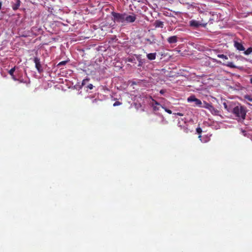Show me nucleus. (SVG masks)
I'll return each mask as SVG.
<instances>
[{
  "label": "nucleus",
  "mask_w": 252,
  "mask_h": 252,
  "mask_svg": "<svg viewBox=\"0 0 252 252\" xmlns=\"http://www.w3.org/2000/svg\"><path fill=\"white\" fill-rule=\"evenodd\" d=\"M232 113L238 121H242L246 118L247 113L246 108L238 103H234L231 109Z\"/></svg>",
  "instance_id": "f257e3e1"
},
{
  "label": "nucleus",
  "mask_w": 252,
  "mask_h": 252,
  "mask_svg": "<svg viewBox=\"0 0 252 252\" xmlns=\"http://www.w3.org/2000/svg\"><path fill=\"white\" fill-rule=\"evenodd\" d=\"M112 16V20L114 22L122 23L125 22L126 13H117L115 12H111Z\"/></svg>",
  "instance_id": "f03ea898"
},
{
  "label": "nucleus",
  "mask_w": 252,
  "mask_h": 252,
  "mask_svg": "<svg viewBox=\"0 0 252 252\" xmlns=\"http://www.w3.org/2000/svg\"><path fill=\"white\" fill-rule=\"evenodd\" d=\"M189 24L191 27L197 28L200 26L205 27L207 23H202V22L198 21L195 20H192L189 21Z\"/></svg>",
  "instance_id": "7ed1b4c3"
},
{
  "label": "nucleus",
  "mask_w": 252,
  "mask_h": 252,
  "mask_svg": "<svg viewBox=\"0 0 252 252\" xmlns=\"http://www.w3.org/2000/svg\"><path fill=\"white\" fill-rule=\"evenodd\" d=\"M136 19V15L132 13V15H129L126 13L125 23H133Z\"/></svg>",
  "instance_id": "20e7f679"
},
{
  "label": "nucleus",
  "mask_w": 252,
  "mask_h": 252,
  "mask_svg": "<svg viewBox=\"0 0 252 252\" xmlns=\"http://www.w3.org/2000/svg\"><path fill=\"white\" fill-rule=\"evenodd\" d=\"M33 61L35 64V67L36 68L38 72L41 73V72H42L43 69L42 68L41 65L40 63V59L37 57H35L34 58Z\"/></svg>",
  "instance_id": "39448f33"
},
{
  "label": "nucleus",
  "mask_w": 252,
  "mask_h": 252,
  "mask_svg": "<svg viewBox=\"0 0 252 252\" xmlns=\"http://www.w3.org/2000/svg\"><path fill=\"white\" fill-rule=\"evenodd\" d=\"M234 46L237 49V50H239V51H243L245 50V48L243 44L238 41H234Z\"/></svg>",
  "instance_id": "423d86ee"
},
{
  "label": "nucleus",
  "mask_w": 252,
  "mask_h": 252,
  "mask_svg": "<svg viewBox=\"0 0 252 252\" xmlns=\"http://www.w3.org/2000/svg\"><path fill=\"white\" fill-rule=\"evenodd\" d=\"M11 4L12 9L14 10H16L19 8L20 6L21 1L20 0H13L11 2Z\"/></svg>",
  "instance_id": "0eeeda50"
},
{
  "label": "nucleus",
  "mask_w": 252,
  "mask_h": 252,
  "mask_svg": "<svg viewBox=\"0 0 252 252\" xmlns=\"http://www.w3.org/2000/svg\"><path fill=\"white\" fill-rule=\"evenodd\" d=\"M235 102H223V105L224 108L228 112H231L232 106H233Z\"/></svg>",
  "instance_id": "6e6552de"
},
{
  "label": "nucleus",
  "mask_w": 252,
  "mask_h": 252,
  "mask_svg": "<svg viewBox=\"0 0 252 252\" xmlns=\"http://www.w3.org/2000/svg\"><path fill=\"white\" fill-rule=\"evenodd\" d=\"M177 36H170V37H169L168 38H167V41L170 43V44H173V43H175L177 42Z\"/></svg>",
  "instance_id": "1a4fd4ad"
},
{
  "label": "nucleus",
  "mask_w": 252,
  "mask_h": 252,
  "mask_svg": "<svg viewBox=\"0 0 252 252\" xmlns=\"http://www.w3.org/2000/svg\"><path fill=\"white\" fill-rule=\"evenodd\" d=\"M209 110L210 111V112L213 114V115H220V111L215 109L213 106V105H212L211 106V107H210Z\"/></svg>",
  "instance_id": "9d476101"
},
{
  "label": "nucleus",
  "mask_w": 252,
  "mask_h": 252,
  "mask_svg": "<svg viewBox=\"0 0 252 252\" xmlns=\"http://www.w3.org/2000/svg\"><path fill=\"white\" fill-rule=\"evenodd\" d=\"M146 43H149L150 44H153L156 43V39L154 35L151 36V38H145Z\"/></svg>",
  "instance_id": "9b49d317"
},
{
  "label": "nucleus",
  "mask_w": 252,
  "mask_h": 252,
  "mask_svg": "<svg viewBox=\"0 0 252 252\" xmlns=\"http://www.w3.org/2000/svg\"><path fill=\"white\" fill-rule=\"evenodd\" d=\"M15 69H16V66H14V67L12 68L9 71H8V73L12 77V78L14 80V81H17V78L15 77V76L14 75V72L15 70Z\"/></svg>",
  "instance_id": "f8f14e48"
},
{
  "label": "nucleus",
  "mask_w": 252,
  "mask_h": 252,
  "mask_svg": "<svg viewBox=\"0 0 252 252\" xmlns=\"http://www.w3.org/2000/svg\"><path fill=\"white\" fill-rule=\"evenodd\" d=\"M211 105L212 104L211 103H207V102L204 101L203 102H202V104L201 105L200 107L204 108L209 110Z\"/></svg>",
  "instance_id": "ddd939ff"
},
{
  "label": "nucleus",
  "mask_w": 252,
  "mask_h": 252,
  "mask_svg": "<svg viewBox=\"0 0 252 252\" xmlns=\"http://www.w3.org/2000/svg\"><path fill=\"white\" fill-rule=\"evenodd\" d=\"M163 22L159 20H156L155 22V26L156 28H162L163 27Z\"/></svg>",
  "instance_id": "4468645a"
},
{
  "label": "nucleus",
  "mask_w": 252,
  "mask_h": 252,
  "mask_svg": "<svg viewBox=\"0 0 252 252\" xmlns=\"http://www.w3.org/2000/svg\"><path fill=\"white\" fill-rule=\"evenodd\" d=\"M156 53H149L147 55L148 59L150 60H153L156 59Z\"/></svg>",
  "instance_id": "2eb2a0df"
},
{
  "label": "nucleus",
  "mask_w": 252,
  "mask_h": 252,
  "mask_svg": "<svg viewBox=\"0 0 252 252\" xmlns=\"http://www.w3.org/2000/svg\"><path fill=\"white\" fill-rule=\"evenodd\" d=\"M155 105H153V109L155 111L158 110L159 109V107H161L162 108V106L159 103H158L157 101L155 102Z\"/></svg>",
  "instance_id": "dca6fc26"
},
{
  "label": "nucleus",
  "mask_w": 252,
  "mask_h": 252,
  "mask_svg": "<svg viewBox=\"0 0 252 252\" xmlns=\"http://www.w3.org/2000/svg\"><path fill=\"white\" fill-rule=\"evenodd\" d=\"M194 102L195 103L196 106L199 107H200L201 105L202 104V101L200 99L196 98H195V101Z\"/></svg>",
  "instance_id": "f3484780"
},
{
  "label": "nucleus",
  "mask_w": 252,
  "mask_h": 252,
  "mask_svg": "<svg viewBox=\"0 0 252 252\" xmlns=\"http://www.w3.org/2000/svg\"><path fill=\"white\" fill-rule=\"evenodd\" d=\"M224 64L233 68H236L237 67L232 62H228L227 63Z\"/></svg>",
  "instance_id": "a211bd4d"
},
{
  "label": "nucleus",
  "mask_w": 252,
  "mask_h": 252,
  "mask_svg": "<svg viewBox=\"0 0 252 252\" xmlns=\"http://www.w3.org/2000/svg\"><path fill=\"white\" fill-rule=\"evenodd\" d=\"M244 54L246 55H249L252 53V47H249L246 51H244Z\"/></svg>",
  "instance_id": "6ab92c4d"
},
{
  "label": "nucleus",
  "mask_w": 252,
  "mask_h": 252,
  "mask_svg": "<svg viewBox=\"0 0 252 252\" xmlns=\"http://www.w3.org/2000/svg\"><path fill=\"white\" fill-rule=\"evenodd\" d=\"M196 97L194 95H191L188 98V101L189 102H194Z\"/></svg>",
  "instance_id": "aec40b11"
},
{
  "label": "nucleus",
  "mask_w": 252,
  "mask_h": 252,
  "mask_svg": "<svg viewBox=\"0 0 252 252\" xmlns=\"http://www.w3.org/2000/svg\"><path fill=\"white\" fill-rule=\"evenodd\" d=\"M217 56L220 58H222L224 60H228V57L226 55H224L223 54H218Z\"/></svg>",
  "instance_id": "412c9836"
},
{
  "label": "nucleus",
  "mask_w": 252,
  "mask_h": 252,
  "mask_svg": "<svg viewBox=\"0 0 252 252\" xmlns=\"http://www.w3.org/2000/svg\"><path fill=\"white\" fill-rule=\"evenodd\" d=\"M188 4L189 5V7H192L193 8H196V7H197V4H196L195 3H192L191 4H189V3H188Z\"/></svg>",
  "instance_id": "4be33fe9"
},
{
  "label": "nucleus",
  "mask_w": 252,
  "mask_h": 252,
  "mask_svg": "<svg viewBox=\"0 0 252 252\" xmlns=\"http://www.w3.org/2000/svg\"><path fill=\"white\" fill-rule=\"evenodd\" d=\"M161 118H162V120L160 122L161 124L166 125L168 124V121H166L162 116H161Z\"/></svg>",
  "instance_id": "5701e85b"
},
{
  "label": "nucleus",
  "mask_w": 252,
  "mask_h": 252,
  "mask_svg": "<svg viewBox=\"0 0 252 252\" xmlns=\"http://www.w3.org/2000/svg\"><path fill=\"white\" fill-rule=\"evenodd\" d=\"M127 61L128 62H130V63H136L135 62V59L133 57H132V58H128L127 59Z\"/></svg>",
  "instance_id": "b1692460"
},
{
  "label": "nucleus",
  "mask_w": 252,
  "mask_h": 252,
  "mask_svg": "<svg viewBox=\"0 0 252 252\" xmlns=\"http://www.w3.org/2000/svg\"><path fill=\"white\" fill-rule=\"evenodd\" d=\"M245 98L246 100L252 102V97L251 96L247 95L245 96Z\"/></svg>",
  "instance_id": "393cba45"
},
{
  "label": "nucleus",
  "mask_w": 252,
  "mask_h": 252,
  "mask_svg": "<svg viewBox=\"0 0 252 252\" xmlns=\"http://www.w3.org/2000/svg\"><path fill=\"white\" fill-rule=\"evenodd\" d=\"M162 108L166 112H167L168 114H172V111L171 110L167 109V108L164 107V106H162Z\"/></svg>",
  "instance_id": "a878e982"
},
{
  "label": "nucleus",
  "mask_w": 252,
  "mask_h": 252,
  "mask_svg": "<svg viewBox=\"0 0 252 252\" xmlns=\"http://www.w3.org/2000/svg\"><path fill=\"white\" fill-rule=\"evenodd\" d=\"M89 80V79H84L82 82V86H84L85 85H86V83L87 82H88Z\"/></svg>",
  "instance_id": "bb28decb"
},
{
  "label": "nucleus",
  "mask_w": 252,
  "mask_h": 252,
  "mask_svg": "<svg viewBox=\"0 0 252 252\" xmlns=\"http://www.w3.org/2000/svg\"><path fill=\"white\" fill-rule=\"evenodd\" d=\"M122 104V103L120 101H117L113 104V106L116 107Z\"/></svg>",
  "instance_id": "cd10ccee"
},
{
  "label": "nucleus",
  "mask_w": 252,
  "mask_h": 252,
  "mask_svg": "<svg viewBox=\"0 0 252 252\" xmlns=\"http://www.w3.org/2000/svg\"><path fill=\"white\" fill-rule=\"evenodd\" d=\"M66 63V61L61 62L58 64V66H60L61 65H65Z\"/></svg>",
  "instance_id": "c85d7f7f"
},
{
  "label": "nucleus",
  "mask_w": 252,
  "mask_h": 252,
  "mask_svg": "<svg viewBox=\"0 0 252 252\" xmlns=\"http://www.w3.org/2000/svg\"><path fill=\"white\" fill-rule=\"evenodd\" d=\"M197 133L200 134L202 132V129L200 127H197L196 129Z\"/></svg>",
  "instance_id": "c756f323"
},
{
  "label": "nucleus",
  "mask_w": 252,
  "mask_h": 252,
  "mask_svg": "<svg viewBox=\"0 0 252 252\" xmlns=\"http://www.w3.org/2000/svg\"><path fill=\"white\" fill-rule=\"evenodd\" d=\"M166 91V90L162 89L160 91L159 93L163 95L165 93Z\"/></svg>",
  "instance_id": "7c9ffc66"
},
{
  "label": "nucleus",
  "mask_w": 252,
  "mask_h": 252,
  "mask_svg": "<svg viewBox=\"0 0 252 252\" xmlns=\"http://www.w3.org/2000/svg\"><path fill=\"white\" fill-rule=\"evenodd\" d=\"M17 81H18L19 82V83H25V81H24L23 79L19 78V79H17Z\"/></svg>",
  "instance_id": "2f4dec72"
},
{
  "label": "nucleus",
  "mask_w": 252,
  "mask_h": 252,
  "mask_svg": "<svg viewBox=\"0 0 252 252\" xmlns=\"http://www.w3.org/2000/svg\"><path fill=\"white\" fill-rule=\"evenodd\" d=\"M93 87H94L93 85L91 84H89L87 87V88L91 89V90L93 88Z\"/></svg>",
  "instance_id": "473e14b6"
},
{
  "label": "nucleus",
  "mask_w": 252,
  "mask_h": 252,
  "mask_svg": "<svg viewBox=\"0 0 252 252\" xmlns=\"http://www.w3.org/2000/svg\"><path fill=\"white\" fill-rule=\"evenodd\" d=\"M198 11H199V12H202V11L201 10V8H200V7L198 6V5H197V7H196L195 8Z\"/></svg>",
  "instance_id": "72a5a7b5"
},
{
  "label": "nucleus",
  "mask_w": 252,
  "mask_h": 252,
  "mask_svg": "<svg viewBox=\"0 0 252 252\" xmlns=\"http://www.w3.org/2000/svg\"><path fill=\"white\" fill-rule=\"evenodd\" d=\"M174 114L175 115H178V116H184V114L183 113H174Z\"/></svg>",
  "instance_id": "f704fd0d"
},
{
  "label": "nucleus",
  "mask_w": 252,
  "mask_h": 252,
  "mask_svg": "<svg viewBox=\"0 0 252 252\" xmlns=\"http://www.w3.org/2000/svg\"><path fill=\"white\" fill-rule=\"evenodd\" d=\"M2 1H0V10L2 8Z\"/></svg>",
  "instance_id": "c9c22d12"
},
{
  "label": "nucleus",
  "mask_w": 252,
  "mask_h": 252,
  "mask_svg": "<svg viewBox=\"0 0 252 252\" xmlns=\"http://www.w3.org/2000/svg\"><path fill=\"white\" fill-rule=\"evenodd\" d=\"M250 83L252 84V77L250 78Z\"/></svg>",
  "instance_id": "e433bc0d"
},
{
  "label": "nucleus",
  "mask_w": 252,
  "mask_h": 252,
  "mask_svg": "<svg viewBox=\"0 0 252 252\" xmlns=\"http://www.w3.org/2000/svg\"><path fill=\"white\" fill-rule=\"evenodd\" d=\"M198 138H200V140H201V136L200 135L198 136Z\"/></svg>",
  "instance_id": "4c0bfd02"
}]
</instances>
